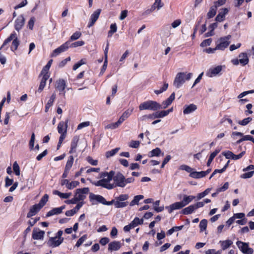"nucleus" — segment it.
<instances>
[{
    "label": "nucleus",
    "instance_id": "nucleus-3",
    "mask_svg": "<svg viewBox=\"0 0 254 254\" xmlns=\"http://www.w3.org/2000/svg\"><path fill=\"white\" fill-rule=\"evenodd\" d=\"M138 107L140 111L144 110L157 111L161 108V105L156 101L149 100L141 103Z\"/></svg>",
    "mask_w": 254,
    "mask_h": 254
},
{
    "label": "nucleus",
    "instance_id": "nucleus-8",
    "mask_svg": "<svg viewBox=\"0 0 254 254\" xmlns=\"http://www.w3.org/2000/svg\"><path fill=\"white\" fill-rule=\"evenodd\" d=\"M69 44L70 42L67 41L64 44H63L62 45H61L60 47H58V48L56 49L53 52L52 54V57H56L60 54L66 51L68 47H69Z\"/></svg>",
    "mask_w": 254,
    "mask_h": 254
},
{
    "label": "nucleus",
    "instance_id": "nucleus-52",
    "mask_svg": "<svg viewBox=\"0 0 254 254\" xmlns=\"http://www.w3.org/2000/svg\"><path fill=\"white\" fill-rule=\"evenodd\" d=\"M212 39L211 38H209L204 40L201 43L200 46L202 47H204L208 46H210L212 43Z\"/></svg>",
    "mask_w": 254,
    "mask_h": 254
},
{
    "label": "nucleus",
    "instance_id": "nucleus-53",
    "mask_svg": "<svg viewBox=\"0 0 254 254\" xmlns=\"http://www.w3.org/2000/svg\"><path fill=\"white\" fill-rule=\"evenodd\" d=\"M87 236L86 235H84L82 236L77 242L75 246L77 247H80L83 242L86 240Z\"/></svg>",
    "mask_w": 254,
    "mask_h": 254
},
{
    "label": "nucleus",
    "instance_id": "nucleus-46",
    "mask_svg": "<svg viewBox=\"0 0 254 254\" xmlns=\"http://www.w3.org/2000/svg\"><path fill=\"white\" fill-rule=\"evenodd\" d=\"M79 185V182L78 181H72L70 183H68V185H67V188L69 190H72L73 188H75L77 186Z\"/></svg>",
    "mask_w": 254,
    "mask_h": 254
},
{
    "label": "nucleus",
    "instance_id": "nucleus-9",
    "mask_svg": "<svg viewBox=\"0 0 254 254\" xmlns=\"http://www.w3.org/2000/svg\"><path fill=\"white\" fill-rule=\"evenodd\" d=\"M163 5L164 3L162 2L161 0H155V2L152 5L150 9H147L145 12L147 14H150L154 11L155 9H157L158 10L160 9L163 6Z\"/></svg>",
    "mask_w": 254,
    "mask_h": 254
},
{
    "label": "nucleus",
    "instance_id": "nucleus-57",
    "mask_svg": "<svg viewBox=\"0 0 254 254\" xmlns=\"http://www.w3.org/2000/svg\"><path fill=\"white\" fill-rule=\"evenodd\" d=\"M252 120V118L248 117L244 119L242 121H239L238 124L242 126H246Z\"/></svg>",
    "mask_w": 254,
    "mask_h": 254
},
{
    "label": "nucleus",
    "instance_id": "nucleus-11",
    "mask_svg": "<svg viewBox=\"0 0 254 254\" xmlns=\"http://www.w3.org/2000/svg\"><path fill=\"white\" fill-rule=\"evenodd\" d=\"M25 23V19L23 15L18 17L15 21L14 28L16 30L19 31L23 26Z\"/></svg>",
    "mask_w": 254,
    "mask_h": 254
},
{
    "label": "nucleus",
    "instance_id": "nucleus-36",
    "mask_svg": "<svg viewBox=\"0 0 254 254\" xmlns=\"http://www.w3.org/2000/svg\"><path fill=\"white\" fill-rule=\"evenodd\" d=\"M46 76L45 77H42L39 85V87L38 89V92L41 93L44 87H45L46 81L48 79V78H46Z\"/></svg>",
    "mask_w": 254,
    "mask_h": 254
},
{
    "label": "nucleus",
    "instance_id": "nucleus-28",
    "mask_svg": "<svg viewBox=\"0 0 254 254\" xmlns=\"http://www.w3.org/2000/svg\"><path fill=\"white\" fill-rule=\"evenodd\" d=\"M195 197L193 195H184L183 196V200L181 202L183 203V205H184V206L188 205L190 202L192 201L193 199H194Z\"/></svg>",
    "mask_w": 254,
    "mask_h": 254
},
{
    "label": "nucleus",
    "instance_id": "nucleus-63",
    "mask_svg": "<svg viewBox=\"0 0 254 254\" xmlns=\"http://www.w3.org/2000/svg\"><path fill=\"white\" fill-rule=\"evenodd\" d=\"M222 250L216 251L214 249H210L205 252V254H221Z\"/></svg>",
    "mask_w": 254,
    "mask_h": 254
},
{
    "label": "nucleus",
    "instance_id": "nucleus-12",
    "mask_svg": "<svg viewBox=\"0 0 254 254\" xmlns=\"http://www.w3.org/2000/svg\"><path fill=\"white\" fill-rule=\"evenodd\" d=\"M184 207V205H183V203L181 202V201H180V202H175V203L171 204L169 206H166V209H168V212L170 213H171L174 210H177V209H180L181 208H182Z\"/></svg>",
    "mask_w": 254,
    "mask_h": 254
},
{
    "label": "nucleus",
    "instance_id": "nucleus-29",
    "mask_svg": "<svg viewBox=\"0 0 254 254\" xmlns=\"http://www.w3.org/2000/svg\"><path fill=\"white\" fill-rule=\"evenodd\" d=\"M53 193L55 195H58L62 198H68L71 195V193H62L57 190H54Z\"/></svg>",
    "mask_w": 254,
    "mask_h": 254
},
{
    "label": "nucleus",
    "instance_id": "nucleus-55",
    "mask_svg": "<svg viewBox=\"0 0 254 254\" xmlns=\"http://www.w3.org/2000/svg\"><path fill=\"white\" fill-rule=\"evenodd\" d=\"M13 171L15 172L16 175H17V176L20 175L19 167L16 162H14V163L13 164Z\"/></svg>",
    "mask_w": 254,
    "mask_h": 254
},
{
    "label": "nucleus",
    "instance_id": "nucleus-58",
    "mask_svg": "<svg viewBox=\"0 0 254 254\" xmlns=\"http://www.w3.org/2000/svg\"><path fill=\"white\" fill-rule=\"evenodd\" d=\"M90 123L89 121L82 122L79 124L78 126L77 129L79 130L82 129L83 127H87L90 126Z\"/></svg>",
    "mask_w": 254,
    "mask_h": 254
},
{
    "label": "nucleus",
    "instance_id": "nucleus-48",
    "mask_svg": "<svg viewBox=\"0 0 254 254\" xmlns=\"http://www.w3.org/2000/svg\"><path fill=\"white\" fill-rule=\"evenodd\" d=\"M180 169L182 170H185L188 173L191 174V172H193V169L190 166L186 165H182L180 167Z\"/></svg>",
    "mask_w": 254,
    "mask_h": 254
},
{
    "label": "nucleus",
    "instance_id": "nucleus-23",
    "mask_svg": "<svg viewBox=\"0 0 254 254\" xmlns=\"http://www.w3.org/2000/svg\"><path fill=\"white\" fill-rule=\"evenodd\" d=\"M79 140V137L77 136H74L71 143V147L69 151V153L72 154L76 151V148L77 147V143Z\"/></svg>",
    "mask_w": 254,
    "mask_h": 254
},
{
    "label": "nucleus",
    "instance_id": "nucleus-42",
    "mask_svg": "<svg viewBox=\"0 0 254 254\" xmlns=\"http://www.w3.org/2000/svg\"><path fill=\"white\" fill-rule=\"evenodd\" d=\"M219 150H216L214 152H213L210 155L209 158L208 160L207 165V166H209L212 160L214 158V157L217 155V154L219 152Z\"/></svg>",
    "mask_w": 254,
    "mask_h": 254
},
{
    "label": "nucleus",
    "instance_id": "nucleus-61",
    "mask_svg": "<svg viewBox=\"0 0 254 254\" xmlns=\"http://www.w3.org/2000/svg\"><path fill=\"white\" fill-rule=\"evenodd\" d=\"M254 174V171H251L244 173L241 175L240 177L243 179H247L251 178Z\"/></svg>",
    "mask_w": 254,
    "mask_h": 254
},
{
    "label": "nucleus",
    "instance_id": "nucleus-15",
    "mask_svg": "<svg viewBox=\"0 0 254 254\" xmlns=\"http://www.w3.org/2000/svg\"><path fill=\"white\" fill-rule=\"evenodd\" d=\"M41 208L42 207H41V206L38 204L33 205L31 207L29 212L27 213V217L28 218H30L35 215Z\"/></svg>",
    "mask_w": 254,
    "mask_h": 254
},
{
    "label": "nucleus",
    "instance_id": "nucleus-45",
    "mask_svg": "<svg viewBox=\"0 0 254 254\" xmlns=\"http://www.w3.org/2000/svg\"><path fill=\"white\" fill-rule=\"evenodd\" d=\"M117 27L116 23L112 24L110 26V30L108 32V36L111 37L112 34L117 31Z\"/></svg>",
    "mask_w": 254,
    "mask_h": 254
},
{
    "label": "nucleus",
    "instance_id": "nucleus-7",
    "mask_svg": "<svg viewBox=\"0 0 254 254\" xmlns=\"http://www.w3.org/2000/svg\"><path fill=\"white\" fill-rule=\"evenodd\" d=\"M237 246L244 254H253L254 250L249 246V244L241 241H238L236 243Z\"/></svg>",
    "mask_w": 254,
    "mask_h": 254
},
{
    "label": "nucleus",
    "instance_id": "nucleus-20",
    "mask_svg": "<svg viewBox=\"0 0 254 254\" xmlns=\"http://www.w3.org/2000/svg\"><path fill=\"white\" fill-rule=\"evenodd\" d=\"M175 97V94L174 92H173L171 94V95L170 96V97L168 98H167L165 101H164L162 102V106H163V107L161 106V109L166 108L174 100Z\"/></svg>",
    "mask_w": 254,
    "mask_h": 254
},
{
    "label": "nucleus",
    "instance_id": "nucleus-49",
    "mask_svg": "<svg viewBox=\"0 0 254 254\" xmlns=\"http://www.w3.org/2000/svg\"><path fill=\"white\" fill-rule=\"evenodd\" d=\"M133 110V108H132L131 109H128L127 110H126L125 112H124L121 116H122L126 120L131 114Z\"/></svg>",
    "mask_w": 254,
    "mask_h": 254
},
{
    "label": "nucleus",
    "instance_id": "nucleus-19",
    "mask_svg": "<svg viewBox=\"0 0 254 254\" xmlns=\"http://www.w3.org/2000/svg\"><path fill=\"white\" fill-rule=\"evenodd\" d=\"M89 198L91 200H96L97 202L101 203L103 204H104L105 202H106V199L105 198L100 195L91 193L90 194Z\"/></svg>",
    "mask_w": 254,
    "mask_h": 254
},
{
    "label": "nucleus",
    "instance_id": "nucleus-32",
    "mask_svg": "<svg viewBox=\"0 0 254 254\" xmlns=\"http://www.w3.org/2000/svg\"><path fill=\"white\" fill-rule=\"evenodd\" d=\"M16 34L15 32L11 34L10 36L5 40L3 44L0 47V50H1L5 45L9 43L11 40H13L15 38L16 39Z\"/></svg>",
    "mask_w": 254,
    "mask_h": 254
},
{
    "label": "nucleus",
    "instance_id": "nucleus-64",
    "mask_svg": "<svg viewBox=\"0 0 254 254\" xmlns=\"http://www.w3.org/2000/svg\"><path fill=\"white\" fill-rule=\"evenodd\" d=\"M129 196L128 194H121L119 196L116 198V200H118L121 201H123L127 200Z\"/></svg>",
    "mask_w": 254,
    "mask_h": 254
},
{
    "label": "nucleus",
    "instance_id": "nucleus-44",
    "mask_svg": "<svg viewBox=\"0 0 254 254\" xmlns=\"http://www.w3.org/2000/svg\"><path fill=\"white\" fill-rule=\"evenodd\" d=\"M207 221L206 219L202 220L199 225L200 231L202 232L204 230H205L207 227Z\"/></svg>",
    "mask_w": 254,
    "mask_h": 254
},
{
    "label": "nucleus",
    "instance_id": "nucleus-41",
    "mask_svg": "<svg viewBox=\"0 0 254 254\" xmlns=\"http://www.w3.org/2000/svg\"><path fill=\"white\" fill-rule=\"evenodd\" d=\"M211 191V189H207L204 191L199 193L197 195V199L199 200L208 194Z\"/></svg>",
    "mask_w": 254,
    "mask_h": 254
},
{
    "label": "nucleus",
    "instance_id": "nucleus-35",
    "mask_svg": "<svg viewBox=\"0 0 254 254\" xmlns=\"http://www.w3.org/2000/svg\"><path fill=\"white\" fill-rule=\"evenodd\" d=\"M144 196L142 195H137L134 197L133 200L130 203V206H132L135 204H138L139 200L142 199Z\"/></svg>",
    "mask_w": 254,
    "mask_h": 254
},
{
    "label": "nucleus",
    "instance_id": "nucleus-27",
    "mask_svg": "<svg viewBox=\"0 0 254 254\" xmlns=\"http://www.w3.org/2000/svg\"><path fill=\"white\" fill-rule=\"evenodd\" d=\"M56 94L55 93H53L50 97V99L48 100L47 104L45 107V112H47L49 111V108L52 106L53 103L56 99Z\"/></svg>",
    "mask_w": 254,
    "mask_h": 254
},
{
    "label": "nucleus",
    "instance_id": "nucleus-26",
    "mask_svg": "<svg viewBox=\"0 0 254 254\" xmlns=\"http://www.w3.org/2000/svg\"><path fill=\"white\" fill-rule=\"evenodd\" d=\"M219 244L221 245L222 250H225L229 248L232 244L233 242L230 240H227L225 241H220Z\"/></svg>",
    "mask_w": 254,
    "mask_h": 254
},
{
    "label": "nucleus",
    "instance_id": "nucleus-51",
    "mask_svg": "<svg viewBox=\"0 0 254 254\" xmlns=\"http://www.w3.org/2000/svg\"><path fill=\"white\" fill-rule=\"evenodd\" d=\"M140 145V142L136 140H131L129 144V146L133 148H137Z\"/></svg>",
    "mask_w": 254,
    "mask_h": 254
},
{
    "label": "nucleus",
    "instance_id": "nucleus-18",
    "mask_svg": "<svg viewBox=\"0 0 254 254\" xmlns=\"http://www.w3.org/2000/svg\"><path fill=\"white\" fill-rule=\"evenodd\" d=\"M64 238L53 237L50 239V246L53 247H56L60 246L63 242Z\"/></svg>",
    "mask_w": 254,
    "mask_h": 254
},
{
    "label": "nucleus",
    "instance_id": "nucleus-59",
    "mask_svg": "<svg viewBox=\"0 0 254 254\" xmlns=\"http://www.w3.org/2000/svg\"><path fill=\"white\" fill-rule=\"evenodd\" d=\"M166 112L164 111H162L160 112L154 113V118H163L166 116Z\"/></svg>",
    "mask_w": 254,
    "mask_h": 254
},
{
    "label": "nucleus",
    "instance_id": "nucleus-24",
    "mask_svg": "<svg viewBox=\"0 0 254 254\" xmlns=\"http://www.w3.org/2000/svg\"><path fill=\"white\" fill-rule=\"evenodd\" d=\"M222 70L221 66H217L209 69V72L207 73L210 77H212L218 74Z\"/></svg>",
    "mask_w": 254,
    "mask_h": 254
},
{
    "label": "nucleus",
    "instance_id": "nucleus-34",
    "mask_svg": "<svg viewBox=\"0 0 254 254\" xmlns=\"http://www.w3.org/2000/svg\"><path fill=\"white\" fill-rule=\"evenodd\" d=\"M143 223V219H139L138 217H135L133 220L130 223L132 228H134L138 225L142 224Z\"/></svg>",
    "mask_w": 254,
    "mask_h": 254
},
{
    "label": "nucleus",
    "instance_id": "nucleus-33",
    "mask_svg": "<svg viewBox=\"0 0 254 254\" xmlns=\"http://www.w3.org/2000/svg\"><path fill=\"white\" fill-rule=\"evenodd\" d=\"M120 150V147H117L111 150L108 151L106 152L105 156L107 158H110L114 156Z\"/></svg>",
    "mask_w": 254,
    "mask_h": 254
},
{
    "label": "nucleus",
    "instance_id": "nucleus-25",
    "mask_svg": "<svg viewBox=\"0 0 254 254\" xmlns=\"http://www.w3.org/2000/svg\"><path fill=\"white\" fill-rule=\"evenodd\" d=\"M121 248V244L119 242L114 241L108 245V250L110 251H117Z\"/></svg>",
    "mask_w": 254,
    "mask_h": 254
},
{
    "label": "nucleus",
    "instance_id": "nucleus-21",
    "mask_svg": "<svg viewBox=\"0 0 254 254\" xmlns=\"http://www.w3.org/2000/svg\"><path fill=\"white\" fill-rule=\"evenodd\" d=\"M66 87V83L64 79H59L56 82V88L61 92L64 91Z\"/></svg>",
    "mask_w": 254,
    "mask_h": 254
},
{
    "label": "nucleus",
    "instance_id": "nucleus-5",
    "mask_svg": "<svg viewBox=\"0 0 254 254\" xmlns=\"http://www.w3.org/2000/svg\"><path fill=\"white\" fill-rule=\"evenodd\" d=\"M114 183L112 184L113 189L116 187H125V176L120 172H118L113 176Z\"/></svg>",
    "mask_w": 254,
    "mask_h": 254
},
{
    "label": "nucleus",
    "instance_id": "nucleus-13",
    "mask_svg": "<svg viewBox=\"0 0 254 254\" xmlns=\"http://www.w3.org/2000/svg\"><path fill=\"white\" fill-rule=\"evenodd\" d=\"M45 232L34 228L33 230L32 238L34 240H42L43 239Z\"/></svg>",
    "mask_w": 254,
    "mask_h": 254
},
{
    "label": "nucleus",
    "instance_id": "nucleus-62",
    "mask_svg": "<svg viewBox=\"0 0 254 254\" xmlns=\"http://www.w3.org/2000/svg\"><path fill=\"white\" fill-rule=\"evenodd\" d=\"M222 154L227 159H233L234 153L230 151L223 152Z\"/></svg>",
    "mask_w": 254,
    "mask_h": 254
},
{
    "label": "nucleus",
    "instance_id": "nucleus-37",
    "mask_svg": "<svg viewBox=\"0 0 254 254\" xmlns=\"http://www.w3.org/2000/svg\"><path fill=\"white\" fill-rule=\"evenodd\" d=\"M74 158L72 156H70L68 157V160L66 163V165L65 167V169L66 170L69 171L70 168H71L73 163Z\"/></svg>",
    "mask_w": 254,
    "mask_h": 254
},
{
    "label": "nucleus",
    "instance_id": "nucleus-10",
    "mask_svg": "<svg viewBox=\"0 0 254 254\" xmlns=\"http://www.w3.org/2000/svg\"><path fill=\"white\" fill-rule=\"evenodd\" d=\"M101 11V10L100 9H98L91 14L88 25V27L92 26L95 24L99 17Z\"/></svg>",
    "mask_w": 254,
    "mask_h": 254
},
{
    "label": "nucleus",
    "instance_id": "nucleus-30",
    "mask_svg": "<svg viewBox=\"0 0 254 254\" xmlns=\"http://www.w3.org/2000/svg\"><path fill=\"white\" fill-rule=\"evenodd\" d=\"M195 210H196V208L194 204H193L184 208L182 211L183 214L185 215H188L192 213Z\"/></svg>",
    "mask_w": 254,
    "mask_h": 254
},
{
    "label": "nucleus",
    "instance_id": "nucleus-56",
    "mask_svg": "<svg viewBox=\"0 0 254 254\" xmlns=\"http://www.w3.org/2000/svg\"><path fill=\"white\" fill-rule=\"evenodd\" d=\"M168 84L165 83L164 85L163 86V87L161 88H160L159 90H156L154 91V92L156 94H160V93H162L163 92L166 91L167 90V89L168 88Z\"/></svg>",
    "mask_w": 254,
    "mask_h": 254
},
{
    "label": "nucleus",
    "instance_id": "nucleus-2",
    "mask_svg": "<svg viewBox=\"0 0 254 254\" xmlns=\"http://www.w3.org/2000/svg\"><path fill=\"white\" fill-rule=\"evenodd\" d=\"M192 76V73L180 72L177 74L174 82V86L177 88H180L186 80H189Z\"/></svg>",
    "mask_w": 254,
    "mask_h": 254
},
{
    "label": "nucleus",
    "instance_id": "nucleus-16",
    "mask_svg": "<svg viewBox=\"0 0 254 254\" xmlns=\"http://www.w3.org/2000/svg\"><path fill=\"white\" fill-rule=\"evenodd\" d=\"M65 205H63L60 207L54 208L50 211H49L47 213L46 216L47 217H50L54 215L61 214L63 210H64L65 208Z\"/></svg>",
    "mask_w": 254,
    "mask_h": 254
},
{
    "label": "nucleus",
    "instance_id": "nucleus-14",
    "mask_svg": "<svg viewBox=\"0 0 254 254\" xmlns=\"http://www.w3.org/2000/svg\"><path fill=\"white\" fill-rule=\"evenodd\" d=\"M67 123L68 121L67 120L65 122L62 121L59 123L58 126V130L59 133H66Z\"/></svg>",
    "mask_w": 254,
    "mask_h": 254
},
{
    "label": "nucleus",
    "instance_id": "nucleus-31",
    "mask_svg": "<svg viewBox=\"0 0 254 254\" xmlns=\"http://www.w3.org/2000/svg\"><path fill=\"white\" fill-rule=\"evenodd\" d=\"M204 173H203V171L196 172L193 171V172H191V174H190L189 176L192 178L199 179L204 177Z\"/></svg>",
    "mask_w": 254,
    "mask_h": 254
},
{
    "label": "nucleus",
    "instance_id": "nucleus-1",
    "mask_svg": "<svg viewBox=\"0 0 254 254\" xmlns=\"http://www.w3.org/2000/svg\"><path fill=\"white\" fill-rule=\"evenodd\" d=\"M115 172L111 171L110 172H103L100 174L101 180L97 182H92V184L97 187H102L108 190L113 189L112 184L110 183L111 181L113 179V176Z\"/></svg>",
    "mask_w": 254,
    "mask_h": 254
},
{
    "label": "nucleus",
    "instance_id": "nucleus-6",
    "mask_svg": "<svg viewBox=\"0 0 254 254\" xmlns=\"http://www.w3.org/2000/svg\"><path fill=\"white\" fill-rule=\"evenodd\" d=\"M89 191L88 188L78 189L76 190L74 197L77 201L83 200L86 197V194Z\"/></svg>",
    "mask_w": 254,
    "mask_h": 254
},
{
    "label": "nucleus",
    "instance_id": "nucleus-47",
    "mask_svg": "<svg viewBox=\"0 0 254 254\" xmlns=\"http://www.w3.org/2000/svg\"><path fill=\"white\" fill-rule=\"evenodd\" d=\"M81 36V33L79 31H76L70 37L71 41L76 40L79 39Z\"/></svg>",
    "mask_w": 254,
    "mask_h": 254
},
{
    "label": "nucleus",
    "instance_id": "nucleus-60",
    "mask_svg": "<svg viewBox=\"0 0 254 254\" xmlns=\"http://www.w3.org/2000/svg\"><path fill=\"white\" fill-rule=\"evenodd\" d=\"M119 127L117 122L108 124L105 127V128L114 129Z\"/></svg>",
    "mask_w": 254,
    "mask_h": 254
},
{
    "label": "nucleus",
    "instance_id": "nucleus-50",
    "mask_svg": "<svg viewBox=\"0 0 254 254\" xmlns=\"http://www.w3.org/2000/svg\"><path fill=\"white\" fill-rule=\"evenodd\" d=\"M49 70V69L47 67L45 66L43 67L41 72V75H42V77H45L46 76V78H49L50 75L48 73Z\"/></svg>",
    "mask_w": 254,
    "mask_h": 254
},
{
    "label": "nucleus",
    "instance_id": "nucleus-43",
    "mask_svg": "<svg viewBox=\"0 0 254 254\" xmlns=\"http://www.w3.org/2000/svg\"><path fill=\"white\" fill-rule=\"evenodd\" d=\"M161 152V150L159 148H156L154 149H153L152 151L150 152V157H153V156H158Z\"/></svg>",
    "mask_w": 254,
    "mask_h": 254
},
{
    "label": "nucleus",
    "instance_id": "nucleus-54",
    "mask_svg": "<svg viewBox=\"0 0 254 254\" xmlns=\"http://www.w3.org/2000/svg\"><path fill=\"white\" fill-rule=\"evenodd\" d=\"M19 44V41L17 39V37H16V39L15 38L13 40V42H12V46H11V50H14V51L17 50V47H18Z\"/></svg>",
    "mask_w": 254,
    "mask_h": 254
},
{
    "label": "nucleus",
    "instance_id": "nucleus-4",
    "mask_svg": "<svg viewBox=\"0 0 254 254\" xmlns=\"http://www.w3.org/2000/svg\"><path fill=\"white\" fill-rule=\"evenodd\" d=\"M231 38V36L230 35L220 38L216 42V49L223 51L228 47L230 43Z\"/></svg>",
    "mask_w": 254,
    "mask_h": 254
},
{
    "label": "nucleus",
    "instance_id": "nucleus-22",
    "mask_svg": "<svg viewBox=\"0 0 254 254\" xmlns=\"http://www.w3.org/2000/svg\"><path fill=\"white\" fill-rule=\"evenodd\" d=\"M239 62L242 65H245L249 63V60L246 53H242L239 56Z\"/></svg>",
    "mask_w": 254,
    "mask_h": 254
},
{
    "label": "nucleus",
    "instance_id": "nucleus-40",
    "mask_svg": "<svg viewBox=\"0 0 254 254\" xmlns=\"http://www.w3.org/2000/svg\"><path fill=\"white\" fill-rule=\"evenodd\" d=\"M49 199V195L47 194H45L42 198L40 199L39 203L38 204L43 207L47 203Z\"/></svg>",
    "mask_w": 254,
    "mask_h": 254
},
{
    "label": "nucleus",
    "instance_id": "nucleus-39",
    "mask_svg": "<svg viewBox=\"0 0 254 254\" xmlns=\"http://www.w3.org/2000/svg\"><path fill=\"white\" fill-rule=\"evenodd\" d=\"M128 204V202L121 201L118 200H116L114 202V205L116 208H123L127 206Z\"/></svg>",
    "mask_w": 254,
    "mask_h": 254
},
{
    "label": "nucleus",
    "instance_id": "nucleus-38",
    "mask_svg": "<svg viewBox=\"0 0 254 254\" xmlns=\"http://www.w3.org/2000/svg\"><path fill=\"white\" fill-rule=\"evenodd\" d=\"M217 7L216 6H212L210 7L208 12L207 13V17L209 18H211L215 16L216 13Z\"/></svg>",
    "mask_w": 254,
    "mask_h": 254
},
{
    "label": "nucleus",
    "instance_id": "nucleus-17",
    "mask_svg": "<svg viewBox=\"0 0 254 254\" xmlns=\"http://www.w3.org/2000/svg\"><path fill=\"white\" fill-rule=\"evenodd\" d=\"M197 109V106L193 104H191L189 105H185L183 111V113L186 114H189L194 112Z\"/></svg>",
    "mask_w": 254,
    "mask_h": 254
}]
</instances>
